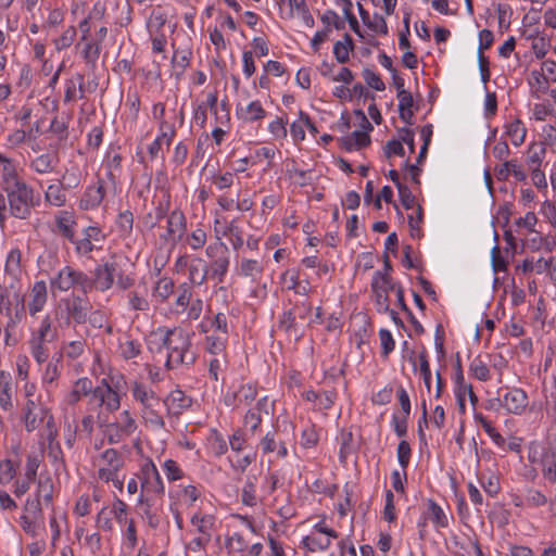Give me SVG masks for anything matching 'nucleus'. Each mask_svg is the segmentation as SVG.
I'll return each instance as SVG.
<instances>
[{"instance_id":"obj_1","label":"nucleus","mask_w":556,"mask_h":556,"mask_svg":"<svg viewBox=\"0 0 556 556\" xmlns=\"http://www.w3.org/2000/svg\"><path fill=\"white\" fill-rule=\"evenodd\" d=\"M147 344L152 353L166 351V366L169 368L193 362L190 354L191 332L181 327H160L149 334Z\"/></svg>"},{"instance_id":"obj_2","label":"nucleus","mask_w":556,"mask_h":556,"mask_svg":"<svg viewBox=\"0 0 556 556\" xmlns=\"http://www.w3.org/2000/svg\"><path fill=\"white\" fill-rule=\"evenodd\" d=\"M91 464L96 481L112 484L118 492H123L125 458L117 450L110 447L100 452L92 457Z\"/></svg>"},{"instance_id":"obj_3","label":"nucleus","mask_w":556,"mask_h":556,"mask_svg":"<svg viewBox=\"0 0 556 556\" xmlns=\"http://www.w3.org/2000/svg\"><path fill=\"white\" fill-rule=\"evenodd\" d=\"M201 497V488L193 483H179L169 491V510L179 530L184 528L182 513L195 507Z\"/></svg>"},{"instance_id":"obj_4","label":"nucleus","mask_w":556,"mask_h":556,"mask_svg":"<svg viewBox=\"0 0 556 556\" xmlns=\"http://www.w3.org/2000/svg\"><path fill=\"white\" fill-rule=\"evenodd\" d=\"M528 460L542 470L543 478L549 483L556 482V447L551 444L531 442L528 447Z\"/></svg>"},{"instance_id":"obj_5","label":"nucleus","mask_w":556,"mask_h":556,"mask_svg":"<svg viewBox=\"0 0 556 556\" xmlns=\"http://www.w3.org/2000/svg\"><path fill=\"white\" fill-rule=\"evenodd\" d=\"M8 197L10 213L21 219L29 217L36 205L34 190L25 181L4 189Z\"/></svg>"},{"instance_id":"obj_6","label":"nucleus","mask_w":556,"mask_h":556,"mask_svg":"<svg viewBox=\"0 0 556 556\" xmlns=\"http://www.w3.org/2000/svg\"><path fill=\"white\" fill-rule=\"evenodd\" d=\"M390 263L386 261L384 270H377L371 279L370 288L377 312H389V293L396 288V283L390 276Z\"/></svg>"},{"instance_id":"obj_7","label":"nucleus","mask_w":556,"mask_h":556,"mask_svg":"<svg viewBox=\"0 0 556 556\" xmlns=\"http://www.w3.org/2000/svg\"><path fill=\"white\" fill-rule=\"evenodd\" d=\"M205 254L210 258L207 274L218 282H223L230 265L228 247L217 236V240L206 247Z\"/></svg>"},{"instance_id":"obj_8","label":"nucleus","mask_w":556,"mask_h":556,"mask_svg":"<svg viewBox=\"0 0 556 556\" xmlns=\"http://www.w3.org/2000/svg\"><path fill=\"white\" fill-rule=\"evenodd\" d=\"M141 492L137 502L142 504L147 497L160 495L164 492V483L160 472L151 459L144 460L137 473Z\"/></svg>"},{"instance_id":"obj_9","label":"nucleus","mask_w":556,"mask_h":556,"mask_svg":"<svg viewBox=\"0 0 556 556\" xmlns=\"http://www.w3.org/2000/svg\"><path fill=\"white\" fill-rule=\"evenodd\" d=\"M227 343L228 337L226 334L216 336L215 333H210L205 337L204 350L206 353L212 355V358L210 359V375L214 380H218V374L227 368Z\"/></svg>"},{"instance_id":"obj_10","label":"nucleus","mask_w":556,"mask_h":556,"mask_svg":"<svg viewBox=\"0 0 556 556\" xmlns=\"http://www.w3.org/2000/svg\"><path fill=\"white\" fill-rule=\"evenodd\" d=\"M554 83H556V62L554 60L543 61L539 68L530 72L528 77L531 96L536 99L548 93L549 86Z\"/></svg>"},{"instance_id":"obj_11","label":"nucleus","mask_w":556,"mask_h":556,"mask_svg":"<svg viewBox=\"0 0 556 556\" xmlns=\"http://www.w3.org/2000/svg\"><path fill=\"white\" fill-rule=\"evenodd\" d=\"M138 429V424L129 409H124L115 421L105 426L104 434L110 444H118L130 438Z\"/></svg>"},{"instance_id":"obj_12","label":"nucleus","mask_w":556,"mask_h":556,"mask_svg":"<svg viewBox=\"0 0 556 556\" xmlns=\"http://www.w3.org/2000/svg\"><path fill=\"white\" fill-rule=\"evenodd\" d=\"M337 538L338 533L331 527L325 521H319L303 536L301 544L307 551L317 553L326 551Z\"/></svg>"},{"instance_id":"obj_13","label":"nucleus","mask_w":556,"mask_h":556,"mask_svg":"<svg viewBox=\"0 0 556 556\" xmlns=\"http://www.w3.org/2000/svg\"><path fill=\"white\" fill-rule=\"evenodd\" d=\"M516 270L522 274L545 275L552 282H556V255L525 258L516 266Z\"/></svg>"},{"instance_id":"obj_14","label":"nucleus","mask_w":556,"mask_h":556,"mask_svg":"<svg viewBox=\"0 0 556 556\" xmlns=\"http://www.w3.org/2000/svg\"><path fill=\"white\" fill-rule=\"evenodd\" d=\"M88 286L87 276L70 266H65L58 275L51 279V288L62 292L70 291L71 289L80 288L85 290Z\"/></svg>"},{"instance_id":"obj_15","label":"nucleus","mask_w":556,"mask_h":556,"mask_svg":"<svg viewBox=\"0 0 556 556\" xmlns=\"http://www.w3.org/2000/svg\"><path fill=\"white\" fill-rule=\"evenodd\" d=\"M355 114L362 121V128L341 138V144L348 151H356L367 147L370 143L369 132L374 129L364 112L356 111Z\"/></svg>"},{"instance_id":"obj_16","label":"nucleus","mask_w":556,"mask_h":556,"mask_svg":"<svg viewBox=\"0 0 556 556\" xmlns=\"http://www.w3.org/2000/svg\"><path fill=\"white\" fill-rule=\"evenodd\" d=\"M280 14L285 18H299L305 27L315 24L305 0H277Z\"/></svg>"},{"instance_id":"obj_17","label":"nucleus","mask_w":556,"mask_h":556,"mask_svg":"<svg viewBox=\"0 0 556 556\" xmlns=\"http://www.w3.org/2000/svg\"><path fill=\"white\" fill-rule=\"evenodd\" d=\"M46 416V424L42 426L40 431V447L48 444L49 455L56 460L61 455V448L59 443L55 441L58 437V428L55 426L54 418L51 412H43V417Z\"/></svg>"},{"instance_id":"obj_18","label":"nucleus","mask_w":556,"mask_h":556,"mask_svg":"<svg viewBox=\"0 0 556 556\" xmlns=\"http://www.w3.org/2000/svg\"><path fill=\"white\" fill-rule=\"evenodd\" d=\"M236 116L243 123H257L267 116V112L261 100L239 101L236 104Z\"/></svg>"},{"instance_id":"obj_19","label":"nucleus","mask_w":556,"mask_h":556,"mask_svg":"<svg viewBox=\"0 0 556 556\" xmlns=\"http://www.w3.org/2000/svg\"><path fill=\"white\" fill-rule=\"evenodd\" d=\"M496 401L507 413L515 415L522 414L528 406V395L519 388L508 390L503 397H498Z\"/></svg>"},{"instance_id":"obj_20","label":"nucleus","mask_w":556,"mask_h":556,"mask_svg":"<svg viewBox=\"0 0 556 556\" xmlns=\"http://www.w3.org/2000/svg\"><path fill=\"white\" fill-rule=\"evenodd\" d=\"M454 395L462 414L466 412V401H470L472 406L478 403V397L472 390V386L465 380L463 371L459 370L454 377Z\"/></svg>"},{"instance_id":"obj_21","label":"nucleus","mask_w":556,"mask_h":556,"mask_svg":"<svg viewBox=\"0 0 556 556\" xmlns=\"http://www.w3.org/2000/svg\"><path fill=\"white\" fill-rule=\"evenodd\" d=\"M92 397L108 413H114L121 407V395L104 381L94 388Z\"/></svg>"},{"instance_id":"obj_22","label":"nucleus","mask_w":556,"mask_h":556,"mask_svg":"<svg viewBox=\"0 0 556 556\" xmlns=\"http://www.w3.org/2000/svg\"><path fill=\"white\" fill-rule=\"evenodd\" d=\"M260 448L263 455H270L275 459H283L288 456V447L276 430L268 431L261 439Z\"/></svg>"},{"instance_id":"obj_23","label":"nucleus","mask_w":556,"mask_h":556,"mask_svg":"<svg viewBox=\"0 0 556 556\" xmlns=\"http://www.w3.org/2000/svg\"><path fill=\"white\" fill-rule=\"evenodd\" d=\"M453 552L458 556H482V551L476 534L452 536Z\"/></svg>"},{"instance_id":"obj_24","label":"nucleus","mask_w":556,"mask_h":556,"mask_svg":"<svg viewBox=\"0 0 556 556\" xmlns=\"http://www.w3.org/2000/svg\"><path fill=\"white\" fill-rule=\"evenodd\" d=\"M105 197L104 182L99 179L96 184L88 186L79 199V208L92 211L98 208Z\"/></svg>"},{"instance_id":"obj_25","label":"nucleus","mask_w":556,"mask_h":556,"mask_svg":"<svg viewBox=\"0 0 556 556\" xmlns=\"http://www.w3.org/2000/svg\"><path fill=\"white\" fill-rule=\"evenodd\" d=\"M103 231L97 226H89L84 229L83 238L75 240V250L79 255H87L93 251L97 243L102 242L104 240Z\"/></svg>"},{"instance_id":"obj_26","label":"nucleus","mask_w":556,"mask_h":556,"mask_svg":"<svg viewBox=\"0 0 556 556\" xmlns=\"http://www.w3.org/2000/svg\"><path fill=\"white\" fill-rule=\"evenodd\" d=\"M0 181L2 189L10 188L24 181L18 173L15 160L8 157L0 152Z\"/></svg>"},{"instance_id":"obj_27","label":"nucleus","mask_w":556,"mask_h":556,"mask_svg":"<svg viewBox=\"0 0 556 556\" xmlns=\"http://www.w3.org/2000/svg\"><path fill=\"white\" fill-rule=\"evenodd\" d=\"M527 131L526 125L518 117L510 116L503 125V136L516 148L525 142Z\"/></svg>"},{"instance_id":"obj_28","label":"nucleus","mask_w":556,"mask_h":556,"mask_svg":"<svg viewBox=\"0 0 556 556\" xmlns=\"http://www.w3.org/2000/svg\"><path fill=\"white\" fill-rule=\"evenodd\" d=\"M214 231L215 240H217V236L220 237V240L223 237H227L235 251H239L244 244L243 232L235 222H230L225 227H222L219 219H215Z\"/></svg>"},{"instance_id":"obj_29","label":"nucleus","mask_w":556,"mask_h":556,"mask_svg":"<svg viewBox=\"0 0 556 556\" xmlns=\"http://www.w3.org/2000/svg\"><path fill=\"white\" fill-rule=\"evenodd\" d=\"M132 399L141 405V408L149 406H160V399L155 392L147 384L140 381L130 383Z\"/></svg>"},{"instance_id":"obj_30","label":"nucleus","mask_w":556,"mask_h":556,"mask_svg":"<svg viewBox=\"0 0 556 556\" xmlns=\"http://www.w3.org/2000/svg\"><path fill=\"white\" fill-rule=\"evenodd\" d=\"M193 531L201 534V539L208 541L216 526V518L212 514L194 513L190 518Z\"/></svg>"},{"instance_id":"obj_31","label":"nucleus","mask_w":556,"mask_h":556,"mask_svg":"<svg viewBox=\"0 0 556 556\" xmlns=\"http://www.w3.org/2000/svg\"><path fill=\"white\" fill-rule=\"evenodd\" d=\"M55 222V231L68 239L71 242H74L75 238V228H76V218L75 214L70 211H60L54 216Z\"/></svg>"},{"instance_id":"obj_32","label":"nucleus","mask_w":556,"mask_h":556,"mask_svg":"<svg viewBox=\"0 0 556 556\" xmlns=\"http://www.w3.org/2000/svg\"><path fill=\"white\" fill-rule=\"evenodd\" d=\"M200 332L228 337V321L224 313H217L213 317H204L199 325Z\"/></svg>"},{"instance_id":"obj_33","label":"nucleus","mask_w":556,"mask_h":556,"mask_svg":"<svg viewBox=\"0 0 556 556\" xmlns=\"http://www.w3.org/2000/svg\"><path fill=\"white\" fill-rule=\"evenodd\" d=\"M48 300V289L43 280L36 281L29 293L28 311L31 316L41 312Z\"/></svg>"},{"instance_id":"obj_34","label":"nucleus","mask_w":556,"mask_h":556,"mask_svg":"<svg viewBox=\"0 0 556 556\" xmlns=\"http://www.w3.org/2000/svg\"><path fill=\"white\" fill-rule=\"evenodd\" d=\"M263 271V265L257 260L252 258H242L235 267V274L237 276L250 278L253 282L260 280Z\"/></svg>"},{"instance_id":"obj_35","label":"nucleus","mask_w":556,"mask_h":556,"mask_svg":"<svg viewBox=\"0 0 556 556\" xmlns=\"http://www.w3.org/2000/svg\"><path fill=\"white\" fill-rule=\"evenodd\" d=\"M63 368L62 354L53 356L41 372V384L49 389L61 376Z\"/></svg>"},{"instance_id":"obj_36","label":"nucleus","mask_w":556,"mask_h":556,"mask_svg":"<svg viewBox=\"0 0 556 556\" xmlns=\"http://www.w3.org/2000/svg\"><path fill=\"white\" fill-rule=\"evenodd\" d=\"M93 390L92 381L89 378H79L74 382L71 391L65 395V402L68 405H75L84 396H87L89 393L92 394Z\"/></svg>"},{"instance_id":"obj_37","label":"nucleus","mask_w":556,"mask_h":556,"mask_svg":"<svg viewBox=\"0 0 556 556\" xmlns=\"http://www.w3.org/2000/svg\"><path fill=\"white\" fill-rule=\"evenodd\" d=\"M169 414L179 415L182 410L191 405V399L188 397L181 390H173L164 400Z\"/></svg>"},{"instance_id":"obj_38","label":"nucleus","mask_w":556,"mask_h":556,"mask_svg":"<svg viewBox=\"0 0 556 556\" xmlns=\"http://www.w3.org/2000/svg\"><path fill=\"white\" fill-rule=\"evenodd\" d=\"M546 154V148L543 142H531L526 151V165L528 169L541 167Z\"/></svg>"},{"instance_id":"obj_39","label":"nucleus","mask_w":556,"mask_h":556,"mask_svg":"<svg viewBox=\"0 0 556 556\" xmlns=\"http://www.w3.org/2000/svg\"><path fill=\"white\" fill-rule=\"evenodd\" d=\"M51 342L50 340L39 338L36 336H31L28 339V348L29 352L35 359V362L39 365L47 362L49 357V350L47 343Z\"/></svg>"},{"instance_id":"obj_40","label":"nucleus","mask_w":556,"mask_h":556,"mask_svg":"<svg viewBox=\"0 0 556 556\" xmlns=\"http://www.w3.org/2000/svg\"><path fill=\"white\" fill-rule=\"evenodd\" d=\"M0 407L3 410H11L13 408L12 378L4 370H0Z\"/></svg>"},{"instance_id":"obj_41","label":"nucleus","mask_w":556,"mask_h":556,"mask_svg":"<svg viewBox=\"0 0 556 556\" xmlns=\"http://www.w3.org/2000/svg\"><path fill=\"white\" fill-rule=\"evenodd\" d=\"M116 277V265L106 263L103 267L97 269L96 287L101 291L110 289Z\"/></svg>"},{"instance_id":"obj_42","label":"nucleus","mask_w":556,"mask_h":556,"mask_svg":"<svg viewBox=\"0 0 556 556\" xmlns=\"http://www.w3.org/2000/svg\"><path fill=\"white\" fill-rule=\"evenodd\" d=\"M473 419L482 427L484 432L497 447L506 450V441L504 437L494 428L490 420H488L481 413H475Z\"/></svg>"},{"instance_id":"obj_43","label":"nucleus","mask_w":556,"mask_h":556,"mask_svg":"<svg viewBox=\"0 0 556 556\" xmlns=\"http://www.w3.org/2000/svg\"><path fill=\"white\" fill-rule=\"evenodd\" d=\"M307 125H309V116L306 113L300 112L299 117L290 125V135L295 144L305 140Z\"/></svg>"},{"instance_id":"obj_44","label":"nucleus","mask_w":556,"mask_h":556,"mask_svg":"<svg viewBox=\"0 0 556 556\" xmlns=\"http://www.w3.org/2000/svg\"><path fill=\"white\" fill-rule=\"evenodd\" d=\"M396 97L399 100V112L401 119H403L406 124H412L414 116V100L412 93L409 91H402V93L396 94Z\"/></svg>"},{"instance_id":"obj_45","label":"nucleus","mask_w":556,"mask_h":556,"mask_svg":"<svg viewBox=\"0 0 556 556\" xmlns=\"http://www.w3.org/2000/svg\"><path fill=\"white\" fill-rule=\"evenodd\" d=\"M428 506V518L437 528H446L448 526V518L442 507L434 501L429 500Z\"/></svg>"},{"instance_id":"obj_46","label":"nucleus","mask_w":556,"mask_h":556,"mask_svg":"<svg viewBox=\"0 0 556 556\" xmlns=\"http://www.w3.org/2000/svg\"><path fill=\"white\" fill-rule=\"evenodd\" d=\"M353 50V40L349 35H345L342 40H338L333 45V55L336 60L343 64L349 61L350 53Z\"/></svg>"},{"instance_id":"obj_47","label":"nucleus","mask_w":556,"mask_h":556,"mask_svg":"<svg viewBox=\"0 0 556 556\" xmlns=\"http://www.w3.org/2000/svg\"><path fill=\"white\" fill-rule=\"evenodd\" d=\"M174 292V282L170 278L162 277L155 283L153 289V298L163 303L165 302Z\"/></svg>"},{"instance_id":"obj_48","label":"nucleus","mask_w":556,"mask_h":556,"mask_svg":"<svg viewBox=\"0 0 556 556\" xmlns=\"http://www.w3.org/2000/svg\"><path fill=\"white\" fill-rule=\"evenodd\" d=\"M83 179V173L77 165H72L67 167L62 175L61 184L65 189H75L77 188Z\"/></svg>"},{"instance_id":"obj_49","label":"nucleus","mask_w":556,"mask_h":556,"mask_svg":"<svg viewBox=\"0 0 556 556\" xmlns=\"http://www.w3.org/2000/svg\"><path fill=\"white\" fill-rule=\"evenodd\" d=\"M225 547L229 554H241L242 556H245L248 542L241 534L235 532L227 536Z\"/></svg>"},{"instance_id":"obj_50","label":"nucleus","mask_w":556,"mask_h":556,"mask_svg":"<svg viewBox=\"0 0 556 556\" xmlns=\"http://www.w3.org/2000/svg\"><path fill=\"white\" fill-rule=\"evenodd\" d=\"M41 457H42V447H39L38 451L30 452L27 455V460H26V465H25V478L27 480H35L39 465L41 463Z\"/></svg>"},{"instance_id":"obj_51","label":"nucleus","mask_w":556,"mask_h":556,"mask_svg":"<svg viewBox=\"0 0 556 556\" xmlns=\"http://www.w3.org/2000/svg\"><path fill=\"white\" fill-rule=\"evenodd\" d=\"M469 372L479 381H488L491 378V372L488 364L480 357H476L470 362Z\"/></svg>"},{"instance_id":"obj_52","label":"nucleus","mask_w":556,"mask_h":556,"mask_svg":"<svg viewBox=\"0 0 556 556\" xmlns=\"http://www.w3.org/2000/svg\"><path fill=\"white\" fill-rule=\"evenodd\" d=\"M160 406H149L141 408V417L150 427L161 429L164 427V420L159 412Z\"/></svg>"},{"instance_id":"obj_53","label":"nucleus","mask_w":556,"mask_h":556,"mask_svg":"<svg viewBox=\"0 0 556 556\" xmlns=\"http://www.w3.org/2000/svg\"><path fill=\"white\" fill-rule=\"evenodd\" d=\"M45 198L48 203L58 207L63 206L66 202V194L59 185H49L45 192Z\"/></svg>"},{"instance_id":"obj_54","label":"nucleus","mask_w":556,"mask_h":556,"mask_svg":"<svg viewBox=\"0 0 556 556\" xmlns=\"http://www.w3.org/2000/svg\"><path fill=\"white\" fill-rule=\"evenodd\" d=\"M43 412H50L47 408H40L38 412L30 414L24 413V425L28 432H33L46 424V417L43 418Z\"/></svg>"},{"instance_id":"obj_55","label":"nucleus","mask_w":556,"mask_h":556,"mask_svg":"<svg viewBox=\"0 0 556 556\" xmlns=\"http://www.w3.org/2000/svg\"><path fill=\"white\" fill-rule=\"evenodd\" d=\"M55 161L51 154H41L37 156L30 164V167L39 174L51 173L54 168Z\"/></svg>"},{"instance_id":"obj_56","label":"nucleus","mask_w":556,"mask_h":556,"mask_svg":"<svg viewBox=\"0 0 556 556\" xmlns=\"http://www.w3.org/2000/svg\"><path fill=\"white\" fill-rule=\"evenodd\" d=\"M192 301L191 288L187 283H182L178 288V294L175 300L176 313H182L187 309L189 303Z\"/></svg>"},{"instance_id":"obj_57","label":"nucleus","mask_w":556,"mask_h":556,"mask_svg":"<svg viewBox=\"0 0 556 556\" xmlns=\"http://www.w3.org/2000/svg\"><path fill=\"white\" fill-rule=\"evenodd\" d=\"M30 334L53 341L55 338V330L52 328V320L50 316H45L40 320L38 328L33 329Z\"/></svg>"},{"instance_id":"obj_58","label":"nucleus","mask_w":556,"mask_h":556,"mask_svg":"<svg viewBox=\"0 0 556 556\" xmlns=\"http://www.w3.org/2000/svg\"><path fill=\"white\" fill-rule=\"evenodd\" d=\"M268 132L271 135V138L276 141H281L287 138V121L281 117H276L273 119L267 126Z\"/></svg>"},{"instance_id":"obj_59","label":"nucleus","mask_w":556,"mask_h":556,"mask_svg":"<svg viewBox=\"0 0 556 556\" xmlns=\"http://www.w3.org/2000/svg\"><path fill=\"white\" fill-rule=\"evenodd\" d=\"M365 26L377 36L388 35V25L386 18L379 14L374 13Z\"/></svg>"},{"instance_id":"obj_60","label":"nucleus","mask_w":556,"mask_h":556,"mask_svg":"<svg viewBox=\"0 0 556 556\" xmlns=\"http://www.w3.org/2000/svg\"><path fill=\"white\" fill-rule=\"evenodd\" d=\"M4 268L5 271L13 277H16L21 273V251L18 249L9 251Z\"/></svg>"},{"instance_id":"obj_61","label":"nucleus","mask_w":556,"mask_h":556,"mask_svg":"<svg viewBox=\"0 0 556 556\" xmlns=\"http://www.w3.org/2000/svg\"><path fill=\"white\" fill-rule=\"evenodd\" d=\"M546 503H547V498L542 492L531 489V490L527 491L523 502L516 503V506L526 505L529 507H540V506L545 505Z\"/></svg>"},{"instance_id":"obj_62","label":"nucleus","mask_w":556,"mask_h":556,"mask_svg":"<svg viewBox=\"0 0 556 556\" xmlns=\"http://www.w3.org/2000/svg\"><path fill=\"white\" fill-rule=\"evenodd\" d=\"M549 48L551 40L544 34L533 38V41L531 42V49L538 59H543L547 54Z\"/></svg>"},{"instance_id":"obj_63","label":"nucleus","mask_w":556,"mask_h":556,"mask_svg":"<svg viewBox=\"0 0 556 556\" xmlns=\"http://www.w3.org/2000/svg\"><path fill=\"white\" fill-rule=\"evenodd\" d=\"M241 502L250 507L257 504L256 486L251 479H248L242 488Z\"/></svg>"},{"instance_id":"obj_64","label":"nucleus","mask_w":556,"mask_h":556,"mask_svg":"<svg viewBox=\"0 0 556 556\" xmlns=\"http://www.w3.org/2000/svg\"><path fill=\"white\" fill-rule=\"evenodd\" d=\"M119 351L125 359H131L139 355L140 344L135 340L126 338L124 341H121Z\"/></svg>"}]
</instances>
